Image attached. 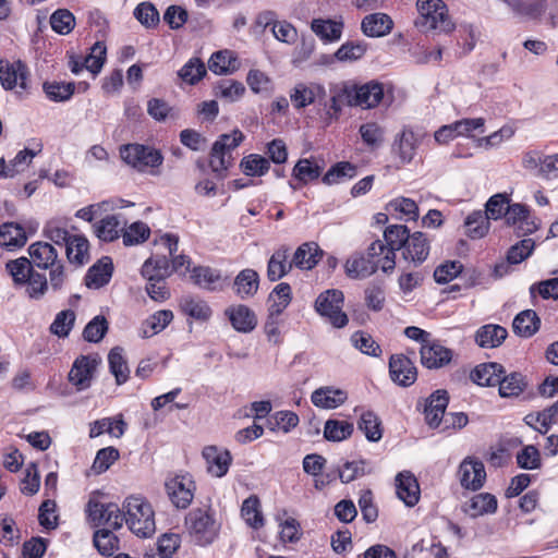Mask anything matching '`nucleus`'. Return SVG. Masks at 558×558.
Instances as JSON below:
<instances>
[{
	"instance_id": "obj_8",
	"label": "nucleus",
	"mask_w": 558,
	"mask_h": 558,
	"mask_svg": "<svg viewBox=\"0 0 558 558\" xmlns=\"http://www.w3.org/2000/svg\"><path fill=\"white\" fill-rule=\"evenodd\" d=\"M28 68L23 61L0 60V82L4 89L12 90L19 87L26 92L28 89Z\"/></svg>"
},
{
	"instance_id": "obj_64",
	"label": "nucleus",
	"mask_w": 558,
	"mask_h": 558,
	"mask_svg": "<svg viewBox=\"0 0 558 558\" xmlns=\"http://www.w3.org/2000/svg\"><path fill=\"white\" fill-rule=\"evenodd\" d=\"M51 28L61 35L69 34L75 25L74 15L66 9H58L50 16Z\"/></svg>"
},
{
	"instance_id": "obj_52",
	"label": "nucleus",
	"mask_w": 558,
	"mask_h": 558,
	"mask_svg": "<svg viewBox=\"0 0 558 558\" xmlns=\"http://www.w3.org/2000/svg\"><path fill=\"white\" fill-rule=\"evenodd\" d=\"M88 246V241L85 236L73 235L65 248L69 262L80 266L84 265L87 260Z\"/></svg>"
},
{
	"instance_id": "obj_47",
	"label": "nucleus",
	"mask_w": 558,
	"mask_h": 558,
	"mask_svg": "<svg viewBox=\"0 0 558 558\" xmlns=\"http://www.w3.org/2000/svg\"><path fill=\"white\" fill-rule=\"evenodd\" d=\"M260 502L257 496L251 495L243 501L241 508L242 518L247 525L253 529H259L264 525V518L260 511Z\"/></svg>"
},
{
	"instance_id": "obj_41",
	"label": "nucleus",
	"mask_w": 558,
	"mask_h": 558,
	"mask_svg": "<svg viewBox=\"0 0 558 558\" xmlns=\"http://www.w3.org/2000/svg\"><path fill=\"white\" fill-rule=\"evenodd\" d=\"M110 526L97 530L93 536V543L101 556L110 557L119 549V538Z\"/></svg>"
},
{
	"instance_id": "obj_51",
	"label": "nucleus",
	"mask_w": 558,
	"mask_h": 558,
	"mask_svg": "<svg viewBox=\"0 0 558 558\" xmlns=\"http://www.w3.org/2000/svg\"><path fill=\"white\" fill-rule=\"evenodd\" d=\"M353 430L352 423L330 418L325 423L324 437L329 441H341L349 438Z\"/></svg>"
},
{
	"instance_id": "obj_28",
	"label": "nucleus",
	"mask_w": 558,
	"mask_h": 558,
	"mask_svg": "<svg viewBox=\"0 0 558 558\" xmlns=\"http://www.w3.org/2000/svg\"><path fill=\"white\" fill-rule=\"evenodd\" d=\"M506 373L505 367L496 362H488L477 365L471 372V379L474 384L482 387H495L500 383V376Z\"/></svg>"
},
{
	"instance_id": "obj_13",
	"label": "nucleus",
	"mask_w": 558,
	"mask_h": 558,
	"mask_svg": "<svg viewBox=\"0 0 558 558\" xmlns=\"http://www.w3.org/2000/svg\"><path fill=\"white\" fill-rule=\"evenodd\" d=\"M389 375L393 383L410 387L417 378L414 363L404 354H393L389 359Z\"/></svg>"
},
{
	"instance_id": "obj_59",
	"label": "nucleus",
	"mask_w": 558,
	"mask_h": 558,
	"mask_svg": "<svg viewBox=\"0 0 558 558\" xmlns=\"http://www.w3.org/2000/svg\"><path fill=\"white\" fill-rule=\"evenodd\" d=\"M181 308L186 315L197 320L206 322L211 316V308L205 301L191 296L182 299Z\"/></svg>"
},
{
	"instance_id": "obj_29",
	"label": "nucleus",
	"mask_w": 558,
	"mask_h": 558,
	"mask_svg": "<svg viewBox=\"0 0 558 558\" xmlns=\"http://www.w3.org/2000/svg\"><path fill=\"white\" fill-rule=\"evenodd\" d=\"M259 287V275L252 268L241 270L234 278L233 290L242 299H248L257 293Z\"/></svg>"
},
{
	"instance_id": "obj_11",
	"label": "nucleus",
	"mask_w": 558,
	"mask_h": 558,
	"mask_svg": "<svg viewBox=\"0 0 558 558\" xmlns=\"http://www.w3.org/2000/svg\"><path fill=\"white\" fill-rule=\"evenodd\" d=\"M449 393L445 389L435 390L423 404L425 422L430 428H438L446 417Z\"/></svg>"
},
{
	"instance_id": "obj_61",
	"label": "nucleus",
	"mask_w": 558,
	"mask_h": 558,
	"mask_svg": "<svg viewBox=\"0 0 558 558\" xmlns=\"http://www.w3.org/2000/svg\"><path fill=\"white\" fill-rule=\"evenodd\" d=\"M134 17L146 28H154L159 24L160 15L151 2H141L133 12Z\"/></svg>"
},
{
	"instance_id": "obj_30",
	"label": "nucleus",
	"mask_w": 558,
	"mask_h": 558,
	"mask_svg": "<svg viewBox=\"0 0 558 558\" xmlns=\"http://www.w3.org/2000/svg\"><path fill=\"white\" fill-rule=\"evenodd\" d=\"M497 383L499 396L501 398H517L527 387L526 377L520 372L504 373Z\"/></svg>"
},
{
	"instance_id": "obj_2",
	"label": "nucleus",
	"mask_w": 558,
	"mask_h": 558,
	"mask_svg": "<svg viewBox=\"0 0 558 558\" xmlns=\"http://www.w3.org/2000/svg\"><path fill=\"white\" fill-rule=\"evenodd\" d=\"M410 230L404 225H391L384 230V241L377 239L368 246V255L379 257L383 255L381 270L390 272L396 267V252L403 250L409 236Z\"/></svg>"
},
{
	"instance_id": "obj_32",
	"label": "nucleus",
	"mask_w": 558,
	"mask_h": 558,
	"mask_svg": "<svg viewBox=\"0 0 558 558\" xmlns=\"http://www.w3.org/2000/svg\"><path fill=\"white\" fill-rule=\"evenodd\" d=\"M508 331L505 327L495 324H487L480 327L475 332V342L481 348H497L507 338Z\"/></svg>"
},
{
	"instance_id": "obj_15",
	"label": "nucleus",
	"mask_w": 558,
	"mask_h": 558,
	"mask_svg": "<svg viewBox=\"0 0 558 558\" xmlns=\"http://www.w3.org/2000/svg\"><path fill=\"white\" fill-rule=\"evenodd\" d=\"M461 486L478 490L483 487L486 480L484 463L480 460L465 459L459 466Z\"/></svg>"
},
{
	"instance_id": "obj_18",
	"label": "nucleus",
	"mask_w": 558,
	"mask_h": 558,
	"mask_svg": "<svg viewBox=\"0 0 558 558\" xmlns=\"http://www.w3.org/2000/svg\"><path fill=\"white\" fill-rule=\"evenodd\" d=\"M383 255L379 257H373L368 255L354 256L349 258L345 263V274L352 279H363L375 274L376 270L383 265Z\"/></svg>"
},
{
	"instance_id": "obj_62",
	"label": "nucleus",
	"mask_w": 558,
	"mask_h": 558,
	"mask_svg": "<svg viewBox=\"0 0 558 558\" xmlns=\"http://www.w3.org/2000/svg\"><path fill=\"white\" fill-rule=\"evenodd\" d=\"M75 323V313L72 310H63L59 312L52 324L50 325V332L59 338L69 336Z\"/></svg>"
},
{
	"instance_id": "obj_4",
	"label": "nucleus",
	"mask_w": 558,
	"mask_h": 558,
	"mask_svg": "<svg viewBox=\"0 0 558 558\" xmlns=\"http://www.w3.org/2000/svg\"><path fill=\"white\" fill-rule=\"evenodd\" d=\"M244 141V135L240 130H234L230 134H221L213 144L209 154V166L217 178L222 179L232 165L231 153Z\"/></svg>"
},
{
	"instance_id": "obj_6",
	"label": "nucleus",
	"mask_w": 558,
	"mask_h": 558,
	"mask_svg": "<svg viewBox=\"0 0 558 558\" xmlns=\"http://www.w3.org/2000/svg\"><path fill=\"white\" fill-rule=\"evenodd\" d=\"M343 303V292L338 289H329L317 296L314 307L332 327L343 328L349 323L348 315L342 311Z\"/></svg>"
},
{
	"instance_id": "obj_37",
	"label": "nucleus",
	"mask_w": 558,
	"mask_h": 558,
	"mask_svg": "<svg viewBox=\"0 0 558 558\" xmlns=\"http://www.w3.org/2000/svg\"><path fill=\"white\" fill-rule=\"evenodd\" d=\"M357 175V167L350 161H338L322 178L326 185L344 183Z\"/></svg>"
},
{
	"instance_id": "obj_20",
	"label": "nucleus",
	"mask_w": 558,
	"mask_h": 558,
	"mask_svg": "<svg viewBox=\"0 0 558 558\" xmlns=\"http://www.w3.org/2000/svg\"><path fill=\"white\" fill-rule=\"evenodd\" d=\"M27 251L34 268L47 270L60 262L56 247L49 242H35L28 246Z\"/></svg>"
},
{
	"instance_id": "obj_43",
	"label": "nucleus",
	"mask_w": 558,
	"mask_h": 558,
	"mask_svg": "<svg viewBox=\"0 0 558 558\" xmlns=\"http://www.w3.org/2000/svg\"><path fill=\"white\" fill-rule=\"evenodd\" d=\"M7 271L11 275L15 287H22L29 279V274L34 270V264L28 257L22 256L11 259L5 264Z\"/></svg>"
},
{
	"instance_id": "obj_63",
	"label": "nucleus",
	"mask_w": 558,
	"mask_h": 558,
	"mask_svg": "<svg viewBox=\"0 0 558 558\" xmlns=\"http://www.w3.org/2000/svg\"><path fill=\"white\" fill-rule=\"evenodd\" d=\"M320 173L322 168L310 159H300L292 171V175L304 184L318 179Z\"/></svg>"
},
{
	"instance_id": "obj_40",
	"label": "nucleus",
	"mask_w": 558,
	"mask_h": 558,
	"mask_svg": "<svg viewBox=\"0 0 558 558\" xmlns=\"http://www.w3.org/2000/svg\"><path fill=\"white\" fill-rule=\"evenodd\" d=\"M27 241L24 228L17 222H4L0 226V245L22 247Z\"/></svg>"
},
{
	"instance_id": "obj_53",
	"label": "nucleus",
	"mask_w": 558,
	"mask_h": 558,
	"mask_svg": "<svg viewBox=\"0 0 558 558\" xmlns=\"http://www.w3.org/2000/svg\"><path fill=\"white\" fill-rule=\"evenodd\" d=\"M240 167L246 175L262 177L269 171L270 162L258 154H251L241 160Z\"/></svg>"
},
{
	"instance_id": "obj_49",
	"label": "nucleus",
	"mask_w": 558,
	"mask_h": 558,
	"mask_svg": "<svg viewBox=\"0 0 558 558\" xmlns=\"http://www.w3.org/2000/svg\"><path fill=\"white\" fill-rule=\"evenodd\" d=\"M214 93L217 97L234 102L243 96L245 86L239 81L223 78L214 87Z\"/></svg>"
},
{
	"instance_id": "obj_19",
	"label": "nucleus",
	"mask_w": 558,
	"mask_h": 558,
	"mask_svg": "<svg viewBox=\"0 0 558 558\" xmlns=\"http://www.w3.org/2000/svg\"><path fill=\"white\" fill-rule=\"evenodd\" d=\"M225 315L229 318L231 326L238 332L248 333L257 326L256 314L244 304L229 306L225 311Z\"/></svg>"
},
{
	"instance_id": "obj_56",
	"label": "nucleus",
	"mask_w": 558,
	"mask_h": 558,
	"mask_svg": "<svg viewBox=\"0 0 558 558\" xmlns=\"http://www.w3.org/2000/svg\"><path fill=\"white\" fill-rule=\"evenodd\" d=\"M352 345L361 351L363 354L379 357L381 355L380 345L373 339V337L362 330H357L351 336Z\"/></svg>"
},
{
	"instance_id": "obj_33",
	"label": "nucleus",
	"mask_w": 558,
	"mask_h": 558,
	"mask_svg": "<svg viewBox=\"0 0 558 558\" xmlns=\"http://www.w3.org/2000/svg\"><path fill=\"white\" fill-rule=\"evenodd\" d=\"M323 251L315 242H306L300 245L294 252L291 260L292 267L295 266L300 269H312L314 268L322 256Z\"/></svg>"
},
{
	"instance_id": "obj_58",
	"label": "nucleus",
	"mask_w": 558,
	"mask_h": 558,
	"mask_svg": "<svg viewBox=\"0 0 558 558\" xmlns=\"http://www.w3.org/2000/svg\"><path fill=\"white\" fill-rule=\"evenodd\" d=\"M359 133L363 143L372 150L378 148L384 143L385 130L376 122L362 124Z\"/></svg>"
},
{
	"instance_id": "obj_1",
	"label": "nucleus",
	"mask_w": 558,
	"mask_h": 558,
	"mask_svg": "<svg viewBox=\"0 0 558 558\" xmlns=\"http://www.w3.org/2000/svg\"><path fill=\"white\" fill-rule=\"evenodd\" d=\"M122 511L117 504H102L90 499L86 506L88 520L95 525L101 524L120 529L123 522L140 537H150L156 531L154 510L142 497L131 496L125 499Z\"/></svg>"
},
{
	"instance_id": "obj_34",
	"label": "nucleus",
	"mask_w": 558,
	"mask_h": 558,
	"mask_svg": "<svg viewBox=\"0 0 558 558\" xmlns=\"http://www.w3.org/2000/svg\"><path fill=\"white\" fill-rule=\"evenodd\" d=\"M126 429V423L122 414L114 417L97 420L90 424L89 437L96 438L104 433H108L116 438H121Z\"/></svg>"
},
{
	"instance_id": "obj_57",
	"label": "nucleus",
	"mask_w": 558,
	"mask_h": 558,
	"mask_svg": "<svg viewBox=\"0 0 558 558\" xmlns=\"http://www.w3.org/2000/svg\"><path fill=\"white\" fill-rule=\"evenodd\" d=\"M109 324L105 316L97 315L87 323L83 330V339L90 343L100 342L108 332Z\"/></svg>"
},
{
	"instance_id": "obj_54",
	"label": "nucleus",
	"mask_w": 558,
	"mask_h": 558,
	"mask_svg": "<svg viewBox=\"0 0 558 558\" xmlns=\"http://www.w3.org/2000/svg\"><path fill=\"white\" fill-rule=\"evenodd\" d=\"M366 51L365 41H347L338 48L335 57L340 62H354L362 59Z\"/></svg>"
},
{
	"instance_id": "obj_12",
	"label": "nucleus",
	"mask_w": 558,
	"mask_h": 558,
	"mask_svg": "<svg viewBox=\"0 0 558 558\" xmlns=\"http://www.w3.org/2000/svg\"><path fill=\"white\" fill-rule=\"evenodd\" d=\"M98 364L99 361L96 357L80 355L69 373V381L80 391L89 388Z\"/></svg>"
},
{
	"instance_id": "obj_42",
	"label": "nucleus",
	"mask_w": 558,
	"mask_h": 558,
	"mask_svg": "<svg viewBox=\"0 0 558 558\" xmlns=\"http://www.w3.org/2000/svg\"><path fill=\"white\" fill-rule=\"evenodd\" d=\"M173 319V313L169 310H161L149 316L142 325V338H149L162 331Z\"/></svg>"
},
{
	"instance_id": "obj_16",
	"label": "nucleus",
	"mask_w": 558,
	"mask_h": 558,
	"mask_svg": "<svg viewBox=\"0 0 558 558\" xmlns=\"http://www.w3.org/2000/svg\"><path fill=\"white\" fill-rule=\"evenodd\" d=\"M354 106L374 108L384 98V85L377 81H369L363 85L351 86Z\"/></svg>"
},
{
	"instance_id": "obj_39",
	"label": "nucleus",
	"mask_w": 558,
	"mask_h": 558,
	"mask_svg": "<svg viewBox=\"0 0 558 558\" xmlns=\"http://www.w3.org/2000/svg\"><path fill=\"white\" fill-rule=\"evenodd\" d=\"M124 225L125 221H121L120 216L110 215L94 225L95 234L104 242H112L120 236Z\"/></svg>"
},
{
	"instance_id": "obj_45",
	"label": "nucleus",
	"mask_w": 558,
	"mask_h": 558,
	"mask_svg": "<svg viewBox=\"0 0 558 558\" xmlns=\"http://www.w3.org/2000/svg\"><path fill=\"white\" fill-rule=\"evenodd\" d=\"M108 364L110 373L114 376L116 383L122 385L128 381L130 369L123 357V349L114 347L108 354Z\"/></svg>"
},
{
	"instance_id": "obj_46",
	"label": "nucleus",
	"mask_w": 558,
	"mask_h": 558,
	"mask_svg": "<svg viewBox=\"0 0 558 558\" xmlns=\"http://www.w3.org/2000/svg\"><path fill=\"white\" fill-rule=\"evenodd\" d=\"M357 428L362 430L368 441L377 442L383 437L381 421L372 411L363 413L357 422Z\"/></svg>"
},
{
	"instance_id": "obj_27",
	"label": "nucleus",
	"mask_w": 558,
	"mask_h": 558,
	"mask_svg": "<svg viewBox=\"0 0 558 558\" xmlns=\"http://www.w3.org/2000/svg\"><path fill=\"white\" fill-rule=\"evenodd\" d=\"M203 457L207 462L208 472L217 477L226 475L232 462L231 453L228 450H219L216 446L205 447Z\"/></svg>"
},
{
	"instance_id": "obj_22",
	"label": "nucleus",
	"mask_w": 558,
	"mask_h": 558,
	"mask_svg": "<svg viewBox=\"0 0 558 558\" xmlns=\"http://www.w3.org/2000/svg\"><path fill=\"white\" fill-rule=\"evenodd\" d=\"M393 28L392 19L386 13H372L366 16L361 22V31L362 33L371 38L384 37Z\"/></svg>"
},
{
	"instance_id": "obj_5",
	"label": "nucleus",
	"mask_w": 558,
	"mask_h": 558,
	"mask_svg": "<svg viewBox=\"0 0 558 558\" xmlns=\"http://www.w3.org/2000/svg\"><path fill=\"white\" fill-rule=\"evenodd\" d=\"M421 17L415 25L422 31H439L449 33L454 28L448 15L447 5L441 0H417Z\"/></svg>"
},
{
	"instance_id": "obj_55",
	"label": "nucleus",
	"mask_w": 558,
	"mask_h": 558,
	"mask_svg": "<svg viewBox=\"0 0 558 558\" xmlns=\"http://www.w3.org/2000/svg\"><path fill=\"white\" fill-rule=\"evenodd\" d=\"M43 89L46 96L56 102L66 101L69 100L75 90L74 83H63V82H45L43 84Z\"/></svg>"
},
{
	"instance_id": "obj_9",
	"label": "nucleus",
	"mask_w": 558,
	"mask_h": 558,
	"mask_svg": "<svg viewBox=\"0 0 558 558\" xmlns=\"http://www.w3.org/2000/svg\"><path fill=\"white\" fill-rule=\"evenodd\" d=\"M327 92L326 88L318 83L296 84L292 90L290 92V99L293 107L298 110L303 109L315 101H318L319 105L327 107Z\"/></svg>"
},
{
	"instance_id": "obj_10",
	"label": "nucleus",
	"mask_w": 558,
	"mask_h": 558,
	"mask_svg": "<svg viewBox=\"0 0 558 558\" xmlns=\"http://www.w3.org/2000/svg\"><path fill=\"white\" fill-rule=\"evenodd\" d=\"M166 490L177 508L186 509L194 498L195 483L190 475L175 476L166 482Z\"/></svg>"
},
{
	"instance_id": "obj_36",
	"label": "nucleus",
	"mask_w": 558,
	"mask_h": 558,
	"mask_svg": "<svg viewBox=\"0 0 558 558\" xmlns=\"http://www.w3.org/2000/svg\"><path fill=\"white\" fill-rule=\"evenodd\" d=\"M289 248L281 246L270 256L267 264V278L275 282L284 277L291 269V262L288 263Z\"/></svg>"
},
{
	"instance_id": "obj_25",
	"label": "nucleus",
	"mask_w": 558,
	"mask_h": 558,
	"mask_svg": "<svg viewBox=\"0 0 558 558\" xmlns=\"http://www.w3.org/2000/svg\"><path fill=\"white\" fill-rule=\"evenodd\" d=\"M347 399V391L333 386L317 388L311 396V400L315 407L328 410L342 405Z\"/></svg>"
},
{
	"instance_id": "obj_50",
	"label": "nucleus",
	"mask_w": 558,
	"mask_h": 558,
	"mask_svg": "<svg viewBox=\"0 0 558 558\" xmlns=\"http://www.w3.org/2000/svg\"><path fill=\"white\" fill-rule=\"evenodd\" d=\"M160 243L165 247H167L169 255L172 257V262H171L172 272L181 270L182 267H185V270H189L190 263H191L190 257L186 255H183V254L174 256V254L178 251V246H179V238L177 235L171 234V233H166L160 238Z\"/></svg>"
},
{
	"instance_id": "obj_48",
	"label": "nucleus",
	"mask_w": 558,
	"mask_h": 558,
	"mask_svg": "<svg viewBox=\"0 0 558 558\" xmlns=\"http://www.w3.org/2000/svg\"><path fill=\"white\" fill-rule=\"evenodd\" d=\"M22 287H25L26 295L31 300L36 301L41 300L49 290L46 275L35 269L29 274V279L26 283H23Z\"/></svg>"
},
{
	"instance_id": "obj_26",
	"label": "nucleus",
	"mask_w": 558,
	"mask_h": 558,
	"mask_svg": "<svg viewBox=\"0 0 558 558\" xmlns=\"http://www.w3.org/2000/svg\"><path fill=\"white\" fill-rule=\"evenodd\" d=\"M497 498L489 493H480L474 495L462 506V511L471 518H477L485 514H493L497 511Z\"/></svg>"
},
{
	"instance_id": "obj_21",
	"label": "nucleus",
	"mask_w": 558,
	"mask_h": 558,
	"mask_svg": "<svg viewBox=\"0 0 558 558\" xmlns=\"http://www.w3.org/2000/svg\"><path fill=\"white\" fill-rule=\"evenodd\" d=\"M113 274V263L111 257L102 256L85 275V284L89 289H100L107 286Z\"/></svg>"
},
{
	"instance_id": "obj_60",
	"label": "nucleus",
	"mask_w": 558,
	"mask_h": 558,
	"mask_svg": "<svg viewBox=\"0 0 558 558\" xmlns=\"http://www.w3.org/2000/svg\"><path fill=\"white\" fill-rule=\"evenodd\" d=\"M178 75L182 81L195 85L206 75V68L201 59L192 58L181 68Z\"/></svg>"
},
{
	"instance_id": "obj_17",
	"label": "nucleus",
	"mask_w": 558,
	"mask_h": 558,
	"mask_svg": "<svg viewBox=\"0 0 558 558\" xmlns=\"http://www.w3.org/2000/svg\"><path fill=\"white\" fill-rule=\"evenodd\" d=\"M420 354L422 365L429 369L441 368L452 360V351L436 341L422 344Z\"/></svg>"
},
{
	"instance_id": "obj_14",
	"label": "nucleus",
	"mask_w": 558,
	"mask_h": 558,
	"mask_svg": "<svg viewBox=\"0 0 558 558\" xmlns=\"http://www.w3.org/2000/svg\"><path fill=\"white\" fill-rule=\"evenodd\" d=\"M429 241L425 233L416 231L412 233L402 250L404 260L412 263L415 267L422 265L429 255Z\"/></svg>"
},
{
	"instance_id": "obj_23",
	"label": "nucleus",
	"mask_w": 558,
	"mask_h": 558,
	"mask_svg": "<svg viewBox=\"0 0 558 558\" xmlns=\"http://www.w3.org/2000/svg\"><path fill=\"white\" fill-rule=\"evenodd\" d=\"M417 147V138L410 129H403L396 135L392 143L391 153L400 159L402 165L409 163L414 158Z\"/></svg>"
},
{
	"instance_id": "obj_31",
	"label": "nucleus",
	"mask_w": 558,
	"mask_h": 558,
	"mask_svg": "<svg viewBox=\"0 0 558 558\" xmlns=\"http://www.w3.org/2000/svg\"><path fill=\"white\" fill-rule=\"evenodd\" d=\"M541 327V318L533 310H524L512 322L513 332L522 338H531Z\"/></svg>"
},
{
	"instance_id": "obj_24",
	"label": "nucleus",
	"mask_w": 558,
	"mask_h": 558,
	"mask_svg": "<svg viewBox=\"0 0 558 558\" xmlns=\"http://www.w3.org/2000/svg\"><path fill=\"white\" fill-rule=\"evenodd\" d=\"M398 497L408 507H414L420 500V485L415 476L408 471L400 472L396 477Z\"/></svg>"
},
{
	"instance_id": "obj_38",
	"label": "nucleus",
	"mask_w": 558,
	"mask_h": 558,
	"mask_svg": "<svg viewBox=\"0 0 558 558\" xmlns=\"http://www.w3.org/2000/svg\"><path fill=\"white\" fill-rule=\"evenodd\" d=\"M311 28L324 43H335L342 36L343 23L329 19H314Z\"/></svg>"
},
{
	"instance_id": "obj_44",
	"label": "nucleus",
	"mask_w": 558,
	"mask_h": 558,
	"mask_svg": "<svg viewBox=\"0 0 558 558\" xmlns=\"http://www.w3.org/2000/svg\"><path fill=\"white\" fill-rule=\"evenodd\" d=\"M464 226L469 238L482 239L487 234L490 223L483 210H475L465 218Z\"/></svg>"
},
{
	"instance_id": "obj_7",
	"label": "nucleus",
	"mask_w": 558,
	"mask_h": 558,
	"mask_svg": "<svg viewBox=\"0 0 558 558\" xmlns=\"http://www.w3.org/2000/svg\"><path fill=\"white\" fill-rule=\"evenodd\" d=\"M120 156L125 163L141 172L146 171L147 168H158L163 161L160 150L142 144L121 146Z\"/></svg>"
},
{
	"instance_id": "obj_3",
	"label": "nucleus",
	"mask_w": 558,
	"mask_h": 558,
	"mask_svg": "<svg viewBox=\"0 0 558 558\" xmlns=\"http://www.w3.org/2000/svg\"><path fill=\"white\" fill-rule=\"evenodd\" d=\"M184 523L192 542L197 546H209L219 535L220 523L210 509H192L186 514Z\"/></svg>"
},
{
	"instance_id": "obj_35",
	"label": "nucleus",
	"mask_w": 558,
	"mask_h": 558,
	"mask_svg": "<svg viewBox=\"0 0 558 558\" xmlns=\"http://www.w3.org/2000/svg\"><path fill=\"white\" fill-rule=\"evenodd\" d=\"M330 92V104H327L326 107L327 116L331 120H337L341 114L343 105L354 107L351 86L348 84H342L341 86H336Z\"/></svg>"
}]
</instances>
